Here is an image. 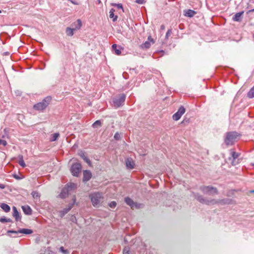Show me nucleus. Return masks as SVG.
I'll list each match as a JSON object with an SVG mask.
<instances>
[{
    "label": "nucleus",
    "mask_w": 254,
    "mask_h": 254,
    "mask_svg": "<svg viewBox=\"0 0 254 254\" xmlns=\"http://www.w3.org/2000/svg\"><path fill=\"white\" fill-rule=\"evenodd\" d=\"M75 185L73 183L67 184L66 186L64 188L61 193L59 194V197L62 198L66 197L68 195V192L72 189L75 188Z\"/></svg>",
    "instance_id": "nucleus-5"
},
{
    "label": "nucleus",
    "mask_w": 254,
    "mask_h": 254,
    "mask_svg": "<svg viewBox=\"0 0 254 254\" xmlns=\"http://www.w3.org/2000/svg\"><path fill=\"white\" fill-rule=\"evenodd\" d=\"M0 13H1V11L0 10Z\"/></svg>",
    "instance_id": "nucleus-49"
},
{
    "label": "nucleus",
    "mask_w": 254,
    "mask_h": 254,
    "mask_svg": "<svg viewBox=\"0 0 254 254\" xmlns=\"http://www.w3.org/2000/svg\"><path fill=\"white\" fill-rule=\"evenodd\" d=\"M171 34H172V30L171 29L168 30L166 34V38L168 39L169 36L170 35H171Z\"/></svg>",
    "instance_id": "nucleus-39"
},
{
    "label": "nucleus",
    "mask_w": 254,
    "mask_h": 254,
    "mask_svg": "<svg viewBox=\"0 0 254 254\" xmlns=\"http://www.w3.org/2000/svg\"><path fill=\"white\" fill-rule=\"evenodd\" d=\"M251 192H252V193H254V190H251Z\"/></svg>",
    "instance_id": "nucleus-46"
},
{
    "label": "nucleus",
    "mask_w": 254,
    "mask_h": 254,
    "mask_svg": "<svg viewBox=\"0 0 254 254\" xmlns=\"http://www.w3.org/2000/svg\"><path fill=\"white\" fill-rule=\"evenodd\" d=\"M248 96L250 98L254 97V86L252 88L250 91L248 92Z\"/></svg>",
    "instance_id": "nucleus-27"
},
{
    "label": "nucleus",
    "mask_w": 254,
    "mask_h": 254,
    "mask_svg": "<svg viewBox=\"0 0 254 254\" xmlns=\"http://www.w3.org/2000/svg\"><path fill=\"white\" fill-rule=\"evenodd\" d=\"M74 30L73 28L67 27L66 29V34L68 36H71L74 34Z\"/></svg>",
    "instance_id": "nucleus-25"
},
{
    "label": "nucleus",
    "mask_w": 254,
    "mask_h": 254,
    "mask_svg": "<svg viewBox=\"0 0 254 254\" xmlns=\"http://www.w3.org/2000/svg\"><path fill=\"white\" fill-rule=\"evenodd\" d=\"M31 194L33 197L35 199L39 198L40 196L39 193L36 191H33Z\"/></svg>",
    "instance_id": "nucleus-31"
},
{
    "label": "nucleus",
    "mask_w": 254,
    "mask_h": 254,
    "mask_svg": "<svg viewBox=\"0 0 254 254\" xmlns=\"http://www.w3.org/2000/svg\"><path fill=\"white\" fill-rule=\"evenodd\" d=\"M200 190L204 194L214 195L218 193L217 189L211 186H201Z\"/></svg>",
    "instance_id": "nucleus-7"
},
{
    "label": "nucleus",
    "mask_w": 254,
    "mask_h": 254,
    "mask_svg": "<svg viewBox=\"0 0 254 254\" xmlns=\"http://www.w3.org/2000/svg\"><path fill=\"white\" fill-rule=\"evenodd\" d=\"M0 188L1 189H3L5 188V185L3 184H0Z\"/></svg>",
    "instance_id": "nucleus-43"
},
{
    "label": "nucleus",
    "mask_w": 254,
    "mask_h": 254,
    "mask_svg": "<svg viewBox=\"0 0 254 254\" xmlns=\"http://www.w3.org/2000/svg\"><path fill=\"white\" fill-rule=\"evenodd\" d=\"M253 11H254V8L249 10L248 12H253Z\"/></svg>",
    "instance_id": "nucleus-44"
},
{
    "label": "nucleus",
    "mask_w": 254,
    "mask_h": 254,
    "mask_svg": "<svg viewBox=\"0 0 254 254\" xmlns=\"http://www.w3.org/2000/svg\"><path fill=\"white\" fill-rule=\"evenodd\" d=\"M230 152H231V154L232 155V157L234 159H236L240 155V154L238 153H237V152L233 151L232 150H231Z\"/></svg>",
    "instance_id": "nucleus-28"
},
{
    "label": "nucleus",
    "mask_w": 254,
    "mask_h": 254,
    "mask_svg": "<svg viewBox=\"0 0 254 254\" xmlns=\"http://www.w3.org/2000/svg\"><path fill=\"white\" fill-rule=\"evenodd\" d=\"M185 11V15L186 16H187L189 17H193L194 15V14L196 13V12L195 11L191 10V9H188Z\"/></svg>",
    "instance_id": "nucleus-19"
},
{
    "label": "nucleus",
    "mask_w": 254,
    "mask_h": 254,
    "mask_svg": "<svg viewBox=\"0 0 254 254\" xmlns=\"http://www.w3.org/2000/svg\"><path fill=\"white\" fill-rule=\"evenodd\" d=\"M60 134L59 133H55L52 134V136L50 139L51 141H56L59 137Z\"/></svg>",
    "instance_id": "nucleus-26"
},
{
    "label": "nucleus",
    "mask_w": 254,
    "mask_h": 254,
    "mask_svg": "<svg viewBox=\"0 0 254 254\" xmlns=\"http://www.w3.org/2000/svg\"><path fill=\"white\" fill-rule=\"evenodd\" d=\"M81 26H82V22L80 19L77 20L76 21L74 22L72 25V26L73 27L72 28L74 30L79 29L80 28V27H81Z\"/></svg>",
    "instance_id": "nucleus-15"
},
{
    "label": "nucleus",
    "mask_w": 254,
    "mask_h": 254,
    "mask_svg": "<svg viewBox=\"0 0 254 254\" xmlns=\"http://www.w3.org/2000/svg\"><path fill=\"white\" fill-rule=\"evenodd\" d=\"M18 163L23 168H24L26 166V164L24 163V161L23 160H19Z\"/></svg>",
    "instance_id": "nucleus-35"
},
{
    "label": "nucleus",
    "mask_w": 254,
    "mask_h": 254,
    "mask_svg": "<svg viewBox=\"0 0 254 254\" xmlns=\"http://www.w3.org/2000/svg\"><path fill=\"white\" fill-rule=\"evenodd\" d=\"M144 1V0H136L135 1V2L138 4H143Z\"/></svg>",
    "instance_id": "nucleus-40"
},
{
    "label": "nucleus",
    "mask_w": 254,
    "mask_h": 254,
    "mask_svg": "<svg viewBox=\"0 0 254 254\" xmlns=\"http://www.w3.org/2000/svg\"><path fill=\"white\" fill-rule=\"evenodd\" d=\"M113 50H114L117 55H120L121 54V51L120 49H117V45L116 44H113L112 46Z\"/></svg>",
    "instance_id": "nucleus-24"
},
{
    "label": "nucleus",
    "mask_w": 254,
    "mask_h": 254,
    "mask_svg": "<svg viewBox=\"0 0 254 254\" xmlns=\"http://www.w3.org/2000/svg\"><path fill=\"white\" fill-rule=\"evenodd\" d=\"M243 13L244 11H241L236 13L233 17V20L234 21H240Z\"/></svg>",
    "instance_id": "nucleus-17"
},
{
    "label": "nucleus",
    "mask_w": 254,
    "mask_h": 254,
    "mask_svg": "<svg viewBox=\"0 0 254 254\" xmlns=\"http://www.w3.org/2000/svg\"><path fill=\"white\" fill-rule=\"evenodd\" d=\"M78 154L86 163L88 164H90V161L86 156L85 152L81 151L79 152Z\"/></svg>",
    "instance_id": "nucleus-20"
},
{
    "label": "nucleus",
    "mask_w": 254,
    "mask_h": 254,
    "mask_svg": "<svg viewBox=\"0 0 254 254\" xmlns=\"http://www.w3.org/2000/svg\"><path fill=\"white\" fill-rule=\"evenodd\" d=\"M60 250L61 252H62L63 253H64V254H66L67 253H68L67 250H64V247H61L60 248Z\"/></svg>",
    "instance_id": "nucleus-38"
},
{
    "label": "nucleus",
    "mask_w": 254,
    "mask_h": 254,
    "mask_svg": "<svg viewBox=\"0 0 254 254\" xmlns=\"http://www.w3.org/2000/svg\"><path fill=\"white\" fill-rule=\"evenodd\" d=\"M7 144V142L2 139H0V145H2L3 146H5Z\"/></svg>",
    "instance_id": "nucleus-37"
},
{
    "label": "nucleus",
    "mask_w": 254,
    "mask_h": 254,
    "mask_svg": "<svg viewBox=\"0 0 254 254\" xmlns=\"http://www.w3.org/2000/svg\"><path fill=\"white\" fill-rule=\"evenodd\" d=\"M114 138L116 140H120L121 139L120 134L118 132L116 133L114 135Z\"/></svg>",
    "instance_id": "nucleus-36"
},
{
    "label": "nucleus",
    "mask_w": 254,
    "mask_h": 254,
    "mask_svg": "<svg viewBox=\"0 0 254 254\" xmlns=\"http://www.w3.org/2000/svg\"><path fill=\"white\" fill-rule=\"evenodd\" d=\"M115 11V10L112 8L109 12V17L110 18H113V21L114 22L116 21L118 18V16L114 14Z\"/></svg>",
    "instance_id": "nucleus-21"
},
{
    "label": "nucleus",
    "mask_w": 254,
    "mask_h": 254,
    "mask_svg": "<svg viewBox=\"0 0 254 254\" xmlns=\"http://www.w3.org/2000/svg\"><path fill=\"white\" fill-rule=\"evenodd\" d=\"M72 200H73L72 203L68 204V206L66 208H64L63 210L60 211V215L61 217H63V216H64V215L65 214H66L72 208V207L75 202V200H76L75 196L73 197V198H72Z\"/></svg>",
    "instance_id": "nucleus-10"
},
{
    "label": "nucleus",
    "mask_w": 254,
    "mask_h": 254,
    "mask_svg": "<svg viewBox=\"0 0 254 254\" xmlns=\"http://www.w3.org/2000/svg\"><path fill=\"white\" fill-rule=\"evenodd\" d=\"M24 213L26 215H31L32 214V209L28 205H24L22 206Z\"/></svg>",
    "instance_id": "nucleus-16"
},
{
    "label": "nucleus",
    "mask_w": 254,
    "mask_h": 254,
    "mask_svg": "<svg viewBox=\"0 0 254 254\" xmlns=\"http://www.w3.org/2000/svg\"><path fill=\"white\" fill-rule=\"evenodd\" d=\"M81 170V165L79 163H75L72 165L71 168V172L74 176H78Z\"/></svg>",
    "instance_id": "nucleus-8"
},
{
    "label": "nucleus",
    "mask_w": 254,
    "mask_h": 254,
    "mask_svg": "<svg viewBox=\"0 0 254 254\" xmlns=\"http://www.w3.org/2000/svg\"><path fill=\"white\" fill-rule=\"evenodd\" d=\"M238 136L237 132L235 131L229 132L226 134L225 143L227 145H232L236 141Z\"/></svg>",
    "instance_id": "nucleus-4"
},
{
    "label": "nucleus",
    "mask_w": 254,
    "mask_h": 254,
    "mask_svg": "<svg viewBox=\"0 0 254 254\" xmlns=\"http://www.w3.org/2000/svg\"><path fill=\"white\" fill-rule=\"evenodd\" d=\"M113 5L116 6L118 8L122 9L123 10V5L121 3H114Z\"/></svg>",
    "instance_id": "nucleus-33"
},
{
    "label": "nucleus",
    "mask_w": 254,
    "mask_h": 254,
    "mask_svg": "<svg viewBox=\"0 0 254 254\" xmlns=\"http://www.w3.org/2000/svg\"><path fill=\"white\" fill-rule=\"evenodd\" d=\"M0 221L1 222H10L11 221V219H6V218H1L0 219Z\"/></svg>",
    "instance_id": "nucleus-32"
},
{
    "label": "nucleus",
    "mask_w": 254,
    "mask_h": 254,
    "mask_svg": "<svg viewBox=\"0 0 254 254\" xmlns=\"http://www.w3.org/2000/svg\"><path fill=\"white\" fill-rule=\"evenodd\" d=\"M148 41H149L150 42H152V43H154V41L153 38L151 37V36H148Z\"/></svg>",
    "instance_id": "nucleus-41"
},
{
    "label": "nucleus",
    "mask_w": 254,
    "mask_h": 254,
    "mask_svg": "<svg viewBox=\"0 0 254 254\" xmlns=\"http://www.w3.org/2000/svg\"><path fill=\"white\" fill-rule=\"evenodd\" d=\"M0 206L6 212L10 211V207L6 203H2L0 204Z\"/></svg>",
    "instance_id": "nucleus-22"
},
{
    "label": "nucleus",
    "mask_w": 254,
    "mask_h": 254,
    "mask_svg": "<svg viewBox=\"0 0 254 254\" xmlns=\"http://www.w3.org/2000/svg\"><path fill=\"white\" fill-rule=\"evenodd\" d=\"M101 126V123L100 121H99V120L96 121L92 125V127L94 128H97V127H100Z\"/></svg>",
    "instance_id": "nucleus-29"
},
{
    "label": "nucleus",
    "mask_w": 254,
    "mask_h": 254,
    "mask_svg": "<svg viewBox=\"0 0 254 254\" xmlns=\"http://www.w3.org/2000/svg\"><path fill=\"white\" fill-rule=\"evenodd\" d=\"M33 233V231L31 229H20L18 231H14V230H8L7 231V233H13V234H18L22 233L24 234H31Z\"/></svg>",
    "instance_id": "nucleus-9"
},
{
    "label": "nucleus",
    "mask_w": 254,
    "mask_h": 254,
    "mask_svg": "<svg viewBox=\"0 0 254 254\" xmlns=\"http://www.w3.org/2000/svg\"><path fill=\"white\" fill-rule=\"evenodd\" d=\"M13 209V216L15 217L16 221H18L20 219V216L18 211H17L16 207L13 206L12 207Z\"/></svg>",
    "instance_id": "nucleus-18"
},
{
    "label": "nucleus",
    "mask_w": 254,
    "mask_h": 254,
    "mask_svg": "<svg viewBox=\"0 0 254 254\" xmlns=\"http://www.w3.org/2000/svg\"><path fill=\"white\" fill-rule=\"evenodd\" d=\"M123 254H131L130 248L128 246L125 247L123 250Z\"/></svg>",
    "instance_id": "nucleus-30"
},
{
    "label": "nucleus",
    "mask_w": 254,
    "mask_h": 254,
    "mask_svg": "<svg viewBox=\"0 0 254 254\" xmlns=\"http://www.w3.org/2000/svg\"><path fill=\"white\" fill-rule=\"evenodd\" d=\"M93 206L99 207L100 204L103 201L104 197L102 193L95 192L90 194L89 196Z\"/></svg>",
    "instance_id": "nucleus-2"
},
{
    "label": "nucleus",
    "mask_w": 254,
    "mask_h": 254,
    "mask_svg": "<svg viewBox=\"0 0 254 254\" xmlns=\"http://www.w3.org/2000/svg\"><path fill=\"white\" fill-rule=\"evenodd\" d=\"M151 44L149 41H146L140 45V48L142 49H147L150 48Z\"/></svg>",
    "instance_id": "nucleus-23"
},
{
    "label": "nucleus",
    "mask_w": 254,
    "mask_h": 254,
    "mask_svg": "<svg viewBox=\"0 0 254 254\" xmlns=\"http://www.w3.org/2000/svg\"><path fill=\"white\" fill-rule=\"evenodd\" d=\"M125 201L126 203L129 205L131 208H133L134 207L137 208V204L133 202V201L129 197H126L125 199Z\"/></svg>",
    "instance_id": "nucleus-13"
},
{
    "label": "nucleus",
    "mask_w": 254,
    "mask_h": 254,
    "mask_svg": "<svg viewBox=\"0 0 254 254\" xmlns=\"http://www.w3.org/2000/svg\"><path fill=\"white\" fill-rule=\"evenodd\" d=\"M51 101V97H46L41 102H39L34 105V109L38 111H42L45 109Z\"/></svg>",
    "instance_id": "nucleus-3"
},
{
    "label": "nucleus",
    "mask_w": 254,
    "mask_h": 254,
    "mask_svg": "<svg viewBox=\"0 0 254 254\" xmlns=\"http://www.w3.org/2000/svg\"><path fill=\"white\" fill-rule=\"evenodd\" d=\"M17 176H15V178H17Z\"/></svg>",
    "instance_id": "nucleus-47"
},
{
    "label": "nucleus",
    "mask_w": 254,
    "mask_h": 254,
    "mask_svg": "<svg viewBox=\"0 0 254 254\" xmlns=\"http://www.w3.org/2000/svg\"><path fill=\"white\" fill-rule=\"evenodd\" d=\"M195 198L200 203L207 205L214 204L217 203H221L222 204H229L231 201V199L228 198L219 200H208L204 198L202 195L198 194L195 195Z\"/></svg>",
    "instance_id": "nucleus-1"
},
{
    "label": "nucleus",
    "mask_w": 254,
    "mask_h": 254,
    "mask_svg": "<svg viewBox=\"0 0 254 254\" xmlns=\"http://www.w3.org/2000/svg\"><path fill=\"white\" fill-rule=\"evenodd\" d=\"M17 176H15V178H17Z\"/></svg>",
    "instance_id": "nucleus-48"
},
{
    "label": "nucleus",
    "mask_w": 254,
    "mask_h": 254,
    "mask_svg": "<svg viewBox=\"0 0 254 254\" xmlns=\"http://www.w3.org/2000/svg\"><path fill=\"white\" fill-rule=\"evenodd\" d=\"M126 96L124 94H120L113 99L114 107L118 108L123 105L125 102Z\"/></svg>",
    "instance_id": "nucleus-6"
},
{
    "label": "nucleus",
    "mask_w": 254,
    "mask_h": 254,
    "mask_svg": "<svg viewBox=\"0 0 254 254\" xmlns=\"http://www.w3.org/2000/svg\"><path fill=\"white\" fill-rule=\"evenodd\" d=\"M126 166L127 168L132 169L134 168L135 163L133 160L130 158H127L126 160Z\"/></svg>",
    "instance_id": "nucleus-12"
},
{
    "label": "nucleus",
    "mask_w": 254,
    "mask_h": 254,
    "mask_svg": "<svg viewBox=\"0 0 254 254\" xmlns=\"http://www.w3.org/2000/svg\"><path fill=\"white\" fill-rule=\"evenodd\" d=\"M83 182H87L91 178V173L90 171L85 170L83 171Z\"/></svg>",
    "instance_id": "nucleus-14"
},
{
    "label": "nucleus",
    "mask_w": 254,
    "mask_h": 254,
    "mask_svg": "<svg viewBox=\"0 0 254 254\" xmlns=\"http://www.w3.org/2000/svg\"><path fill=\"white\" fill-rule=\"evenodd\" d=\"M161 27L162 29H164V26L163 25H162Z\"/></svg>",
    "instance_id": "nucleus-45"
},
{
    "label": "nucleus",
    "mask_w": 254,
    "mask_h": 254,
    "mask_svg": "<svg viewBox=\"0 0 254 254\" xmlns=\"http://www.w3.org/2000/svg\"><path fill=\"white\" fill-rule=\"evenodd\" d=\"M117 205V203L116 202L114 201H113L112 202H111L109 204V206L111 207V208H115Z\"/></svg>",
    "instance_id": "nucleus-34"
},
{
    "label": "nucleus",
    "mask_w": 254,
    "mask_h": 254,
    "mask_svg": "<svg viewBox=\"0 0 254 254\" xmlns=\"http://www.w3.org/2000/svg\"><path fill=\"white\" fill-rule=\"evenodd\" d=\"M18 157L19 158V160H23L22 155H19Z\"/></svg>",
    "instance_id": "nucleus-42"
},
{
    "label": "nucleus",
    "mask_w": 254,
    "mask_h": 254,
    "mask_svg": "<svg viewBox=\"0 0 254 254\" xmlns=\"http://www.w3.org/2000/svg\"><path fill=\"white\" fill-rule=\"evenodd\" d=\"M185 109L183 107H181L177 112L173 116V119L175 121L179 120L181 116L185 113Z\"/></svg>",
    "instance_id": "nucleus-11"
}]
</instances>
